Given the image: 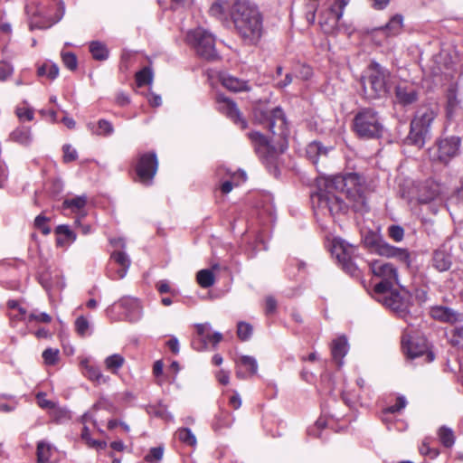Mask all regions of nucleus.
Returning a JSON list of instances; mask_svg holds the SVG:
<instances>
[{"label": "nucleus", "mask_w": 463, "mask_h": 463, "mask_svg": "<svg viewBox=\"0 0 463 463\" xmlns=\"http://www.w3.org/2000/svg\"><path fill=\"white\" fill-rule=\"evenodd\" d=\"M364 190V179L356 173L321 177L317 179V192L312 194L311 200L314 206L330 215L346 207L364 213L368 211Z\"/></svg>", "instance_id": "obj_1"}, {"label": "nucleus", "mask_w": 463, "mask_h": 463, "mask_svg": "<svg viewBox=\"0 0 463 463\" xmlns=\"http://www.w3.org/2000/svg\"><path fill=\"white\" fill-rule=\"evenodd\" d=\"M231 16L243 41L248 44H256L262 35V19L258 9L246 0H235Z\"/></svg>", "instance_id": "obj_2"}, {"label": "nucleus", "mask_w": 463, "mask_h": 463, "mask_svg": "<svg viewBox=\"0 0 463 463\" xmlns=\"http://www.w3.org/2000/svg\"><path fill=\"white\" fill-rule=\"evenodd\" d=\"M252 113L255 121L266 125L274 136L279 137V153H283L287 147L286 140L288 130L282 109L279 107L269 109L268 102L260 99L253 102Z\"/></svg>", "instance_id": "obj_3"}, {"label": "nucleus", "mask_w": 463, "mask_h": 463, "mask_svg": "<svg viewBox=\"0 0 463 463\" xmlns=\"http://www.w3.org/2000/svg\"><path fill=\"white\" fill-rule=\"evenodd\" d=\"M353 128L359 137L366 139L379 138L383 132L377 112L371 109H364L355 115Z\"/></svg>", "instance_id": "obj_4"}, {"label": "nucleus", "mask_w": 463, "mask_h": 463, "mask_svg": "<svg viewBox=\"0 0 463 463\" xmlns=\"http://www.w3.org/2000/svg\"><path fill=\"white\" fill-rule=\"evenodd\" d=\"M435 118L436 112L430 108L419 110L411 122V129L406 137V142L409 145L422 147L429 134L430 124Z\"/></svg>", "instance_id": "obj_5"}, {"label": "nucleus", "mask_w": 463, "mask_h": 463, "mask_svg": "<svg viewBox=\"0 0 463 463\" xmlns=\"http://www.w3.org/2000/svg\"><path fill=\"white\" fill-rule=\"evenodd\" d=\"M186 42L203 59L215 60L218 56L213 34L203 28L198 27L189 31L186 35Z\"/></svg>", "instance_id": "obj_6"}, {"label": "nucleus", "mask_w": 463, "mask_h": 463, "mask_svg": "<svg viewBox=\"0 0 463 463\" xmlns=\"http://www.w3.org/2000/svg\"><path fill=\"white\" fill-rule=\"evenodd\" d=\"M373 274L382 279V281L374 286L375 293H386L394 284H399L397 269L393 264L383 260H373L370 264Z\"/></svg>", "instance_id": "obj_7"}, {"label": "nucleus", "mask_w": 463, "mask_h": 463, "mask_svg": "<svg viewBox=\"0 0 463 463\" xmlns=\"http://www.w3.org/2000/svg\"><path fill=\"white\" fill-rule=\"evenodd\" d=\"M402 346L404 354L411 359L426 355L425 362L434 360V354L429 350V345L425 337L418 335L404 333L402 338Z\"/></svg>", "instance_id": "obj_8"}, {"label": "nucleus", "mask_w": 463, "mask_h": 463, "mask_svg": "<svg viewBox=\"0 0 463 463\" xmlns=\"http://www.w3.org/2000/svg\"><path fill=\"white\" fill-rule=\"evenodd\" d=\"M356 250L357 249L354 246L344 241L335 240L333 242L332 255L336 258L342 268L351 276L358 275V268L354 262L357 257Z\"/></svg>", "instance_id": "obj_9"}, {"label": "nucleus", "mask_w": 463, "mask_h": 463, "mask_svg": "<svg viewBox=\"0 0 463 463\" xmlns=\"http://www.w3.org/2000/svg\"><path fill=\"white\" fill-rule=\"evenodd\" d=\"M378 300L395 312L399 317H406L409 313L410 296L408 291L402 288L401 291L389 289L386 293H376Z\"/></svg>", "instance_id": "obj_10"}, {"label": "nucleus", "mask_w": 463, "mask_h": 463, "mask_svg": "<svg viewBox=\"0 0 463 463\" xmlns=\"http://www.w3.org/2000/svg\"><path fill=\"white\" fill-rule=\"evenodd\" d=\"M157 167L158 161L155 152L141 154L136 165L138 180L146 185L151 184Z\"/></svg>", "instance_id": "obj_11"}, {"label": "nucleus", "mask_w": 463, "mask_h": 463, "mask_svg": "<svg viewBox=\"0 0 463 463\" xmlns=\"http://www.w3.org/2000/svg\"><path fill=\"white\" fill-rule=\"evenodd\" d=\"M460 146V138L458 137H449L440 139L437 143L433 158L443 164H448L453 157L458 155Z\"/></svg>", "instance_id": "obj_12"}, {"label": "nucleus", "mask_w": 463, "mask_h": 463, "mask_svg": "<svg viewBox=\"0 0 463 463\" xmlns=\"http://www.w3.org/2000/svg\"><path fill=\"white\" fill-rule=\"evenodd\" d=\"M390 73L377 62H371L362 76V83L372 87H385L389 81Z\"/></svg>", "instance_id": "obj_13"}, {"label": "nucleus", "mask_w": 463, "mask_h": 463, "mask_svg": "<svg viewBox=\"0 0 463 463\" xmlns=\"http://www.w3.org/2000/svg\"><path fill=\"white\" fill-rule=\"evenodd\" d=\"M248 137L252 142L256 153L267 160H272L277 156L278 152L272 141L269 140L264 135L260 132H250Z\"/></svg>", "instance_id": "obj_14"}, {"label": "nucleus", "mask_w": 463, "mask_h": 463, "mask_svg": "<svg viewBox=\"0 0 463 463\" xmlns=\"http://www.w3.org/2000/svg\"><path fill=\"white\" fill-rule=\"evenodd\" d=\"M217 102L219 106V110L224 113L241 129H245L248 127L247 121L242 117L236 104L232 99L222 94H219L217 96Z\"/></svg>", "instance_id": "obj_15"}, {"label": "nucleus", "mask_w": 463, "mask_h": 463, "mask_svg": "<svg viewBox=\"0 0 463 463\" xmlns=\"http://www.w3.org/2000/svg\"><path fill=\"white\" fill-rule=\"evenodd\" d=\"M207 77V83L211 87H217L219 84L222 87H246V82L240 80L237 78L232 77L225 72H220L213 70H208L205 72Z\"/></svg>", "instance_id": "obj_16"}, {"label": "nucleus", "mask_w": 463, "mask_h": 463, "mask_svg": "<svg viewBox=\"0 0 463 463\" xmlns=\"http://www.w3.org/2000/svg\"><path fill=\"white\" fill-rule=\"evenodd\" d=\"M450 248L446 245L440 246L434 250L432 255V266L439 272L447 271L452 265Z\"/></svg>", "instance_id": "obj_17"}, {"label": "nucleus", "mask_w": 463, "mask_h": 463, "mask_svg": "<svg viewBox=\"0 0 463 463\" xmlns=\"http://www.w3.org/2000/svg\"><path fill=\"white\" fill-rule=\"evenodd\" d=\"M431 317L441 322L456 323L462 320V314L443 306H436L430 309Z\"/></svg>", "instance_id": "obj_18"}, {"label": "nucleus", "mask_w": 463, "mask_h": 463, "mask_svg": "<svg viewBox=\"0 0 463 463\" xmlns=\"http://www.w3.org/2000/svg\"><path fill=\"white\" fill-rule=\"evenodd\" d=\"M119 306L126 310L125 316L128 320L137 321L141 315V307L137 298L125 297L118 301Z\"/></svg>", "instance_id": "obj_19"}, {"label": "nucleus", "mask_w": 463, "mask_h": 463, "mask_svg": "<svg viewBox=\"0 0 463 463\" xmlns=\"http://www.w3.org/2000/svg\"><path fill=\"white\" fill-rule=\"evenodd\" d=\"M403 28V16L396 14L391 17L389 22L377 29L376 31L383 32L386 37H392L399 35Z\"/></svg>", "instance_id": "obj_20"}, {"label": "nucleus", "mask_w": 463, "mask_h": 463, "mask_svg": "<svg viewBox=\"0 0 463 463\" xmlns=\"http://www.w3.org/2000/svg\"><path fill=\"white\" fill-rule=\"evenodd\" d=\"M418 97L419 94L415 89H395L394 103L406 107L416 102Z\"/></svg>", "instance_id": "obj_21"}, {"label": "nucleus", "mask_w": 463, "mask_h": 463, "mask_svg": "<svg viewBox=\"0 0 463 463\" xmlns=\"http://www.w3.org/2000/svg\"><path fill=\"white\" fill-rule=\"evenodd\" d=\"M347 351L348 344L345 336H339L333 341L331 346V354L333 359L338 364V365H342V360L346 354Z\"/></svg>", "instance_id": "obj_22"}, {"label": "nucleus", "mask_w": 463, "mask_h": 463, "mask_svg": "<svg viewBox=\"0 0 463 463\" xmlns=\"http://www.w3.org/2000/svg\"><path fill=\"white\" fill-rule=\"evenodd\" d=\"M82 373L89 380L96 383L97 384L105 383L108 378L105 377L99 367L91 365L87 360L81 362Z\"/></svg>", "instance_id": "obj_23"}, {"label": "nucleus", "mask_w": 463, "mask_h": 463, "mask_svg": "<svg viewBox=\"0 0 463 463\" xmlns=\"http://www.w3.org/2000/svg\"><path fill=\"white\" fill-rule=\"evenodd\" d=\"M328 149L325 147L320 142L314 141L307 145L306 148L307 157L314 164L317 165L320 158L326 157Z\"/></svg>", "instance_id": "obj_24"}, {"label": "nucleus", "mask_w": 463, "mask_h": 463, "mask_svg": "<svg viewBox=\"0 0 463 463\" xmlns=\"http://www.w3.org/2000/svg\"><path fill=\"white\" fill-rule=\"evenodd\" d=\"M110 258L120 267L117 271L118 279H123L130 266V259L124 251L121 250H114Z\"/></svg>", "instance_id": "obj_25"}, {"label": "nucleus", "mask_w": 463, "mask_h": 463, "mask_svg": "<svg viewBox=\"0 0 463 463\" xmlns=\"http://www.w3.org/2000/svg\"><path fill=\"white\" fill-rule=\"evenodd\" d=\"M229 9L232 10V6L226 0H213L209 7V14L222 20L226 18Z\"/></svg>", "instance_id": "obj_26"}, {"label": "nucleus", "mask_w": 463, "mask_h": 463, "mask_svg": "<svg viewBox=\"0 0 463 463\" xmlns=\"http://www.w3.org/2000/svg\"><path fill=\"white\" fill-rule=\"evenodd\" d=\"M461 110L460 100L456 93V89H449L448 93L447 113L449 118H453Z\"/></svg>", "instance_id": "obj_27"}, {"label": "nucleus", "mask_w": 463, "mask_h": 463, "mask_svg": "<svg viewBox=\"0 0 463 463\" xmlns=\"http://www.w3.org/2000/svg\"><path fill=\"white\" fill-rule=\"evenodd\" d=\"M195 327L200 339L198 341H193V347L197 351L205 350L206 341L204 340V335L207 334V332L211 331V325L209 323L197 324Z\"/></svg>", "instance_id": "obj_28"}, {"label": "nucleus", "mask_w": 463, "mask_h": 463, "mask_svg": "<svg viewBox=\"0 0 463 463\" xmlns=\"http://www.w3.org/2000/svg\"><path fill=\"white\" fill-rule=\"evenodd\" d=\"M88 128L93 134L99 136H109L114 131L112 124L105 119L99 120L97 125L89 123Z\"/></svg>", "instance_id": "obj_29"}, {"label": "nucleus", "mask_w": 463, "mask_h": 463, "mask_svg": "<svg viewBox=\"0 0 463 463\" xmlns=\"http://www.w3.org/2000/svg\"><path fill=\"white\" fill-rule=\"evenodd\" d=\"M54 449L45 441H39L37 444V460L39 463H46L50 460Z\"/></svg>", "instance_id": "obj_30"}, {"label": "nucleus", "mask_w": 463, "mask_h": 463, "mask_svg": "<svg viewBox=\"0 0 463 463\" xmlns=\"http://www.w3.org/2000/svg\"><path fill=\"white\" fill-rule=\"evenodd\" d=\"M90 52L92 57L98 61H104L109 57V50L106 45L98 41L90 43Z\"/></svg>", "instance_id": "obj_31"}, {"label": "nucleus", "mask_w": 463, "mask_h": 463, "mask_svg": "<svg viewBox=\"0 0 463 463\" xmlns=\"http://www.w3.org/2000/svg\"><path fill=\"white\" fill-rule=\"evenodd\" d=\"M37 73L40 77H46L50 80H53L59 74V67L51 61H47L38 68Z\"/></svg>", "instance_id": "obj_32"}, {"label": "nucleus", "mask_w": 463, "mask_h": 463, "mask_svg": "<svg viewBox=\"0 0 463 463\" xmlns=\"http://www.w3.org/2000/svg\"><path fill=\"white\" fill-rule=\"evenodd\" d=\"M340 20L341 19L337 18V14H332L328 11V16L325 17L322 15L319 21V24L326 33H331L337 26Z\"/></svg>", "instance_id": "obj_33"}, {"label": "nucleus", "mask_w": 463, "mask_h": 463, "mask_svg": "<svg viewBox=\"0 0 463 463\" xmlns=\"http://www.w3.org/2000/svg\"><path fill=\"white\" fill-rule=\"evenodd\" d=\"M197 283L203 288L212 287L215 282V277L210 269H201L196 274Z\"/></svg>", "instance_id": "obj_34"}, {"label": "nucleus", "mask_w": 463, "mask_h": 463, "mask_svg": "<svg viewBox=\"0 0 463 463\" xmlns=\"http://www.w3.org/2000/svg\"><path fill=\"white\" fill-rule=\"evenodd\" d=\"M232 420L228 411H221L215 415L213 421V428L215 431H219L223 428H228L232 425Z\"/></svg>", "instance_id": "obj_35"}, {"label": "nucleus", "mask_w": 463, "mask_h": 463, "mask_svg": "<svg viewBox=\"0 0 463 463\" xmlns=\"http://www.w3.org/2000/svg\"><path fill=\"white\" fill-rule=\"evenodd\" d=\"M438 436L441 444L446 448H450L455 443V435L450 428L442 426L438 430Z\"/></svg>", "instance_id": "obj_36"}, {"label": "nucleus", "mask_w": 463, "mask_h": 463, "mask_svg": "<svg viewBox=\"0 0 463 463\" xmlns=\"http://www.w3.org/2000/svg\"><path fill=\"white\" fill-rule=\"evenodd\" d=\"M63 207L71 211H80L87 204V196L79 195L73 198L66 199L63 202Z\"/></svg>", "instance_id": "obj_37"}, {"label": "nucleus", "mask_w": 463, "mask_h": 463, "mask_svg": "<svg viewBox=\"0 0 463 463\" xmlns=\"http://www.w3.org/2000/svg\"><path fill=\"white\" fill-rule=\"evenodd\" d=\"M136 81L138 87L150 85L153 82V71L149 67H144L136 73Z\"/></svg>", "instance_id": "obj_38"}, {"label": "nucleus", "mask_w": 463, "mask_h": 463, "mask_svg": "<svg viewBox=\"0 0 463 463\" xmlns=\"http://www.w3.org/2000/svg\"><path fill=\"white\" fill-rule=\"evenodd\" d=\"M38 279H39L40 284L45 289H50L54 285H57L60 288H63L64 287V283H61L60 284L58 281H54V279H53V278L52 276V272L49 269H46L45 271L42 272L39 275Z\"/></svg>", "instance_id": "obj_39"}, {"label": "nucleus", "mask_w": 463, "mask_h": 463, "mask_svg": "<svg viewBox=\"0 0 463 463\" xmlns=\"http://www.w3.org/2000/svg\"><path fill=\"white\" fill-rule=\"evenodd\" d=\"M125 359L122 355L115 354L106 358L105 365L108 370L116 373L123 365Z\"/></svg>", "instance_id": "obj_40"}, {"label": "nucleus", "mask_w": 463, "mask_h": 463, "mask_svg": "<svg viewBox=\"0 0 463 463\" xmlns=\"http://www.w3.org/2000/svg\"><path fill=\"white\" fill-rule=\"evenodd\" d=\"M176 435L178 437V439L185 443L186 445H189V446H194L196 444V438L195 436L193 434V432L191 431L190 429L188 428H182V429H179L177 431H176Z\"/></svg>", "instance_id": "obj_41"}, {"label": "nucleus", "mask_w": 463, "mask_h": 463, "mask_svg": "<svg viewBox=\"0 0 463 463\" xmlns=\"http://www.w3.org/2000/svg\"><path fill=\"white\" fill-rule=\"evenodd\" d=\"M81 438L89 444L90 447L95 448L97 449H104L107 447V443L105 441L92 439L90 438V430L87 427H83L81 431Z\"/></svg>", "instance_id": "obj_42"}, {"label": "nucleus", "mask_w": 463, "mask_h": 463, "mask_svg": "<svg viewBox=\"0 0 463 463\" xmlns=\"http://www.w3.org/2000/svg\"><path fill=\"white\" fill-rule=\"evenodd\" d=\"M61 57L66 68H68L71 71H74L77 69L78 60L73 52L61 51Z\"/></svg>", "instance_id": "obj_43"}, {"label": "nucleus", "mask_w": 463, "mask_h": 463, "mask_svg": "<svg viewBox=\"0 0 463 463\" xmlns=\"http://www.w3.org/2000/svg\"><path fill=\"white\" fill-rule=\"evenodd\" d=\"M373 244L375 245L376 251L380 255L385 256L388 258H392V256L395 252V250L397 248V247L392 246L386 242H376L375 241Z\"/></svg>", "instance_id": "obj_44"}, {"label": "nucleus", "mask_w": 463, "mask_h": 463, "mask_svg": "<svg viewBox=\"0 0 463 463\" xmlns=\"http://www.w3.org/2000/svg\"><path fill=\"white\" fill-rule=\"evenodd\" d=\"M422 189L426 190V193L419 194L418 201L420 203H428L429 202L432 201L439 194V191L436 187L423 186Z\"/></svg>", "instance_id": "obj_45"}, {"label": "nucleus", "mask_w": 463, "mask_h": 463, "mask_svg": "<svg viewBox=\"0 0 463 463\" xmlns=\"http://www.w3.org/2000/svg\"><path fill=\"white\" fill-rule=\"evenodd\" d=\"M364 92V98L373 102L376 99L385 96L387 93V89H362Z\"/></svg>", "instance_id": "obj_46"}, {"label": "nucleus", "mask_w": 463, "mask_h": 463, "mask_svg": "<svg viewBox=\"0 0 463 463\" xmlns=\"http://www.w3.org/2000/svg\"><path fill=\"white\" fill-rule=\"evenodd\" d=\"M237 335L238 337L242 341L250 339L252 335V326L248 323L240 322L238 324Z\"/></svg>", "instance_id": "obj_47"}, {"label": "nucleus", "mask_w": 463, "mask_h": 463, "mask_svg": "<svg viewBox=\"0 0 463 463\" xmlns=\"http://www.w3.org/2000/svg\"><path fill=\"white\" fill-rule=\"evenodd\" d=\"M240 364L245 366L251 374L257 373L258 364L254 357L250 355H242L240 358Z\"/></svg>", "instance_id": "obj_48"}, {"label": "nucleus", "mask_w": 463, "mask_h": 463, "mask_svg": "<svg viewBox=\"0 0 463 463\" xmlns=\"http://www.w3.org/2000/svg\"><path fill=\"white\" fill-rule=\"evenodd\" d=\"M449 203L450 205H458L463 203V177L460 178L458 186L454 194L449 197Z\"/></svg>", "instance_id": "obj_49"}, {"label": "nucleus", "mask_w": 463, "mask_h": 463, "mask_svg": "<svg viewBox=\"0 0 463 463\" xmlns=\"http://www.w3.org/2000/svg\"><path fill=\"white\" fill-rule=\"evenodd\" d=\"M392 258L403 263L407 268L411 265V256L406 249L396 248Z\"/></svg>", "instance_id": "obj_50"}, {"label": "nucleus", "mask_w": 463, "mask_h": 463, "mask_svg": "<svg viewBox=\"0 0 463 463\" xmlns=\"http://www.w3.org/2000/svg\"><path fill=\"white\" fill-rule=\"evenodd\" d=\"M89 328H90V323L83 316H80L76 319L75 329H76V332L80 336H85L88 334Z\"/></svg>", "instance_id": "obj_51"}, {"label": "nucleus", "mask_w": 463, "mask_h": 463, "mask_svg": "<svg viewBox=\"0 0 463 463\" xmlns=\"http://www.w3.org/2000/svg\"><path fill=\"white\" fill-rule=\"evenodd\" d=\"M44 363L48 365L55 364L59 358V350L47 348L43 353Z\"/></svg>", "instance_id": "obj_52"}, {"label": "nucleus", "mask_w": 463, "mask_h": 463, "mask_svg": "<svg viewBox=\"0 0 463 463\" xmlns=\"http://www.w3.org/2000/svg\"><path fill=\"white\" fill-rule=\"evenodd\" d=\"M407 402L404 397L400 396L396 400V403L392 406H388L383 410V414L387 413H396L401 411L403 408H405Z\"/></svg>", "instance_id": "obj_53"}, {"label": "nucleus", "mask_w": 463, "mask_h": 463, "mask_svg": "<svg viewBox=\"0 0 463 463\" xmlns=\"http://www.w3.org/2000/svg\"><path fill=\"white\" fill-rule=\"evenodd\" d=\"M388 235L394 241H401L404 237V230L400 225H391L388 228Z\"/></svg>", "instance_id": "obj_54"}, {"label": "nucleus", "mask_w": 463, "mask_h": 463, "mask_svg": "<svg viewBox=\"0 0 463 463\" xmlns=\"http://www.w3.org/2000/svg\"><path fill=\"white\" fill-rule=\"evenodd\" d=\"M350 0H335V4L329 8L332 14H337V18L341 19L344 14L345 7L349 4Z\"/></svg>", "instance_id": "obj_55"}, {"label": "nucleus", "mask_w": 463, "mask_h": 463, "mask_svg": "<svg viewBox=\"0 0 463 463\" xmlns=\"http://www.w3.org/2000/svg\"><path fill=\"white\" fill-rule=\"evenodd\" d=\"M49 218L43 214L38 215L34 220V226L39 229L44 235H48L51 232V228L46 224Z\"/></svg>", "instance_id": "obj_56"}, {"label": "nucleus", "mask_w": 463, "mask_h": 463, "mask_svg": "<svg viewBox=\"0 0 463 463\" xmlns=\"http://www.w3.org/2000/svg\"><path fill=\"white\" fill-rule=\"evenodd\" d=\"M63 151V162L70 163L75 161L78 158V153L76 149L72 148L71 145L65 144L62 146Z\"/></svg>", "instance_id": "obj_57"}, {"label": "nucleus", "mask_w": 463, "mask_h": 463, "mask_svg": "<svg viewBox=\"0 0 463 463\" xmlns=\"http://www.w3.org/2000/svg\"><path fill=\"white\" fill-rule=\"evenodd\" d=\"M450 343L453 345L463 348V326L453 329L450 336Z\"/></svg>", "instance_id": "obj_58"}, {"label": "nucleus", "mask_w": 463, "mask_h": 463, "mask_svg": "<svg viewBox=\"0 0 463 463\" xmlns=\"http://www.w3.org/2000/svg\"><path fill=\"white\" fill-rule=\"evenodd\" d=\"M420 452L424 456H430L431 458H436L439 453L437 449H431L430 447L429 439H425L422 441L421 446L420 447Z\"/></svg>", "instance_id": "obj_59"}, {"label": "nucleus", "mask_w": 463, "mask_h": 463, "mask_svg": "<svg viewBox=\"0 0 463 463\" xmlns=\"http://www.w3.org/2000/svg\"><path fill=\"white\" fill-rule=\"evenodd\" d=\"M55 232L59 235H63L68 241H74L76 234L70 229L68 225H59L55 229Z\"/></svg>", "instance_id": "obj_60"}, {"label": "nucleus", "mask_w": 463, "mask_h": 463, "mask_svg": "<svg viewBox=\"0 0 463 463\" xmlns=\"http://www.w3.org/2000/svg\"><path fill=\"white\" fill-rule=\"evenodd\" d=\"M164 449L162 447L152 448L149 453L145 457V460L147 462L158 461L162 458Z\"/></svg>", "instance_id": "obj_61"}, {"label": "nucleus", "mask_w": 463, "mask_h": 463, "mask_svg": "<svg viewBox=\"0 0 463 463\" xmlns=\"http://www.w3.org/2000/svg\"><path fill=\"white\" fill-rule=\"evenodd\" d=\"M37 403L43 409H52L55 407V403L46 399L44 392H39L36 395Z\"/></svg>", "instance_id": "obj_62"}, {"label": "nucleus", "mask_w": 463, "mask_h": 463, "mask_svg": "<svg viewBox=\"0 0 463 463\" xmlns=\"http://www.w3.org/2000/svg\"><path fill=\"white\" fill-rule=\"evenodd\" d=\"M16 115L20 119L31 121L33 119V111L26 107H18L16 109Z\"/></svg>", "instance_id": "obj_63"}, {"label": "nucleus", "mask_w": 463, "mask_h": 463, "mask_svg": "<svg viewBox=\"0 0 463 463\" xmlns=\"http://www.w3.org/2000/svg\"><path fill=\"white\" fill-rule=\"evenodd\" d=\"M12 138L20 143H26L29 140V131L17 129L12 133Z\"/></svg>", "instance_id": "obj_64"}]
</instances>
